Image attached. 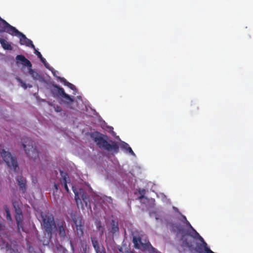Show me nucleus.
I'll use <instances>...</instances> for the list:
<instances>
[{
    "label": "nucleus",
    "instance_id": "nucleus-1",
    "mask_svg": "<svg viewBox=\"0 0 253 253\" xmlns=\"http://www.w3.org/2000/svg\"><path fill=\"white\" fill-rule=\"evenodd\" d=\"M97 146L100 149H104L108 152H113L118 153L119 152V146L117 142L111 141L110 144L107 141L108 137L98 131L92 133L91 135Z\"/></svg>",
    "mask_w": 253,
    "mask_h": 253
},
{
    "label": "nucleus",
    "instance_id": "nucleus-2",
    "mask_svg": "<svg viewBox=\"0 0 253 253\" xmlns=\"http://www.w3.org/2000/svg\"><path fill=\"white\" fill-rule=\"evenodd\" d=\"M22 146L27 156L34 162L39 160V152L34 141L29 137L22 139Z\"/></svg>",
    "mask_w": 253,
    "mask_h": 253
},
{
    "label": "nucleus",
    "instance_id": "nucleus-3",
    "mask_svg": "<svg viewBox=\"0 0 253 253\" xmlns=\"http://www.w3.org/2000/svg\"><path fill=\"white\" fill-rule=\"evenodd\" d=\"M41 216L42 218V225L45 235L50 238L53 229L56 227L54 216L52 214L49 212L42 213Z\"/></svg>",
    "mask_w": 253,
    "mask_h": 253
},
{
    "label": "nucleus",
    "instance_id": "nucleus-4",
    "mask_svg": "<svg viewBox=\"0 0 253 253\" xmlns=\"http://www.w3.org/2000/svg\"><path fill=\"white\" fill-rule=\"evenodd\" d=\"M0 155L7 166L16 172L18 169V163L16 157L13 156L8 151L7 148L2 145H0Z\"/></svg>",
    "mask_w": 253,
    "mask_h": 253
},
{
    "label": "nucleus",
    "instance_id": "nucleus-5",
    "mask_svg": "<svg viewBox=\"0 0 253 253\" xmlns=\"http://www.w3.org/2000/svg\"><path fill=\"white\" fill-rule=\"evenodd\" d=\"M133 243L135 249H140L143 251H148L149 253H161L152 247L148 240H145L144 242H143L141 238L134 237Z\"/></svg>",
    "mask_w": 253,
    "mask_h": 253
},
{
    "label": "nucleus",
    "instance_id": "nucleus-6",
    "mask_svg": "<svg viewBox=\"0 0 253 253\" xmlns=\"http://www.w3.org/2000/svg\"><path fill=\"white\" fill-rule=\"evenodd\" d=\"M71 217L74 223L73 227L78 237L81 238L84 236V225L82 224V217L77 214H72Z\"/></svg>",
    "mask_w": 253,
    "mask_h": 253
},
{
    "label": "nucleus",
    "instance_id": "nucleus-7",
    "mask_svg": "<svg viewBox=\"0 0 253 253\" xmlns=\"http://www.w3.org/2000/svg\"><path fill=\"white\" fill-rule=\"evenodd\" d=\"M8 34L12 36H15L19 37L20 39V43L21 44L26 45V46L30 47L32 48H35V45L33 43L32 41L31 40L28 39L24 34L19 32L14 27L11 31H9Z\"/></svg>",
    "mask_w": 253,
    "mask_h": 253
},
{
    "label": "nucleus",
    "instance_id": "nucleus-8",
    "mask_svg": "<svg viewBox=\"0 0 253 253\" xmlns=\"http://www.w3.org/2000/svg\"><path fill=\"white\" fill-rule=\"evenodd\" d=\"M72 189L75 194V199L76 202L78 203L79 201L82 200L83 202L87 205V202L89 201V197L87 194L81 189H80L79 193L74 186L72 187Z\"/></svg>",
    "mask_w": 253,
    "mask_h": 253
},
{
    "label": "nucleus",
    "instance_id": "nucleus-9",
    "mask_svg": "<svg viewBox=\"0 0 253 253\" xmlns=\"http://www.w3.org/2000/svg\"><path fill=\"white\" fill-rule=\"evenodd\" d=\"M23 67H27L29 70V74L32 76L33 79L35 81H38L40 82H43L44 81L43 78L38 73L32 69V64H22Z\"/></svg>",
    "mask_w": 253,
    "mask_h": 253
},
{
    "label": "nucleus",
    "instance_id": "nucleus-10",
    "mask_svg": "<svg viewBox=\"0 0 253 253\" xmlns=\"http://www.w3.org/2000/svg\"><path fill=\"white\" fill-rule=\"evenodd\" d=\"M57 230L59 237L65 239L66 237V224L63 220L58 221L57 223Z\"/></svg>",
    "mask_w": 253,
    "mask_h": 253
},
{
    "label": "nucleus",
    "instance_id": "nucleus-11",
    "mask_svg": "<svg viewBox=\"0 0 253 253\" xmlns=\"http://www.w3.org/2000/svg\"><path fill=\"white\" fill-rule=\"evenodd\" d=\"M23 215L21 210H16V214L15 215V219L16 221L18 230L19 232L21 230L24 231L23 227Z\"/></svg>",
    "mask_w": 253,
    "mask_h": 253
},
{
    "label": "nucleus",
    "instance_id": "nucleus-12",
    "mask_svg": "<svg viewBox=\"0 0 253 253\" xmlns=\"http://www.w3.org/2000/svg\"><path fill=\"white\" fill-rule=\"evenodd\" d=\"M58 90V94L63 98L65 99L67 101H66L67 104H70L74 101V99L71 98L68 94H66L63 88L58 86L56 85L54 86Z\"/></svg>",
    "mask_w": 253,
    "mask_h": 253
},
{
    "label": "nucleus",
    "instance_id": "nucleus-13",
    "mask_svg": "<svg viewBox=\"0 0 253 253\" xmlns=\"http://www.w3.org/2000/svg\"><path fill=\"white\" fill-rule=\"evenodd\" d=\"M0 27L1 29L0 30V32H6L9 33L12 28L14 27L8 23L5 20H3L0 17Z\"/></svg>",
    "mask_w": 253,
    "mask_h": 253
},
{
    "label": "nucleus",
    "instance_id": "nucleus-14",
    "mask_svg": "<svg viewBox=\"0 0 253 253\" xmlns=\"http://www.w3.org/2000/svg\"><path fill=\"white\" fill-rule=\"evenodd\" d=\"M61 178L60 179V182L63 185L65 190L69 192V190L67 186V183L70 181V179L68 174L66 172H64L63 171L60 170Z\"/></svg>",
    "mask_w": 253,
    "mask_h": 253
},
{
    "label": "nucleus",
    "instance_id": "nucleus-15",
    "mask_svg": "<svg viewBox=\"0 0 253 253\" xmlns=\"http://www.w3.org/2000/svg\"><path fill=\"white\" fill-rule=\"evenodd\" d=\"M16 181L19 186L20 189L25 193L26 190V180L21 175L18 176L16 178Z\"/></svg>",
    "mask_w": 253,
    "mask_h": 253
},
{
    "label": "nucleus",
    "instance_id": "nucleus-16",
    "mask_svg": "<svg viewBox=\"0 0 253 253\" xmlns=\"http://www.w3.org/2000/svg\"><path fill=\"white\" fill-rule=\"evenodd\" d=\"M111 228L110 232L113 235L118 233L119 231V223L118 220L116 219H112L110 223Z\"/></svg>",
    "mask_w": 253,
    "mask_h": 253
},
{
    "label": "nucleus",
    "instance_id": "nucleus-17",
    "mask_svg": "<svg viewBox=\"0 0 253 253\" xmlns=\"http://www.w3.org/2000/svg\"><path fill=\"white\" fill-rule=\"evenodd\" d=\"M121 147L122 149L125 150L126 152H128L132 156L135 155V153L127 143L122 141L121 144Z\"/></svg>",
    "mask_w": 253,
    "mask_h": 253
},
{
    "label": "nucleus",
    "instance_id": "nucleus-18",
    "mask_svg": "<svg viewBox=\"0 0 253 253\" xmlns=\"http://www.w3.org/2000/svg\"><path fill=\"white\" fill-rule=\"evenodd\" d=\"M0 43L3 48L5 50H11L12 49L11 44L3 39L0 38Z\"/></svg>",
    "mask_w": 253,
    "mask_h": 253
},
{
    "label": "nucleus",
    "instance_id": "nucleus-19",
    "mask_svg": "<svg viewBox=\"0 0 253 253\" xmlns=\"http://www.w3.org/2000/svg\"><path fill=\"white\" fill-rule=\"evenodd\" d=\"M16 63H31V62L28 60L23 55H17L16 57Z\"/></svg>",
    "mask_w": 253,
    "mask_h": 253
},
{
    "label": "nucleus",
    "instance_id": "nucleus-20",
    "mask_svg": "<svg viewBox=\"0 0 253 253\" xmlns=\"http://www.w3.org/2000/svg\"><path fill=\"white\" fill-rule=\"evenodd\" d=\"M59 80L60 82L63 83L65 85L67 86L69 88H70L72 90H76V88L74 85L72 84L71 83L68 82L66 81L65 79L64 78L59 77Z\"/></svg>",
    "mask_w": 253,
    "mask_h": 253
},
{
    "label": "nucleus",
    "instance_id": "nucleus-21",
    "mask_svg": "<svg viewBox=\"0 0 253 253\" xmlns=\"http://www.w3.org/2000/svg\"><path fill=\"white\" fill-rule=\"evenodd\" d=\"M34 50V53L35 54H36L39 58L40 59L42 63H47L46 60L45 58H44L42 55L41 54V52H39L35 47V48H33Z\"/></svg>",
    "mask_w": 253,
    "mask_h": 253
},
{
    "label": "nucleus",
    "instance_id": "nucleus-22",
    "mask_svg": "<svg viewBox=\"0 0 253 253\" xmlns=\"http://www.w3.org/2000/svg\"><path fill=\"white\" fill-rule=\"evenodd\" d=\"M91 242L92 244V246L95 250H97V249L100 248L98 241L96 240V239L95 238L91 237Z\"/></svg>",
    "mask_w": 253,
    "mask_h": 253
},
{
    "label": "nucleus",
    "instance_id": "nucleus-23",
    "mask_svg": "<svg viewBox=\"0 0 253 253\" xmlns=\"http://www.w3.org/2000/svg\"><path fill=\"white\" fill-rule=\"evenodd\" d=\"M138 193L141 195L139 197V199L141 200L144 197V195L146 193V191L144 189H139Z\"/></svg>",
    "mask_w": 253,
    "mask_h": 253
},
{
    "label": "nucleus",
    "instance_id": "nucleus-24",
    "mask_svg": "<svg viewBox=\"0 0 253 253\" xmlns=\"http://www.w3.org/2000/svg\"><path fill=\"white\" fill-rule=\"evenodd\" d=\"M182 217L184 219V222L185 223V224L189 226L193 231H194V232H195V231H196L193 227L192 226H191V224L190 223V222L187 220V218L186 217H185V216L184 215H182Z\"/></svg>",
    "mask_w": 253,
    "mask_h": 253
},
{
    "label": "nucleus",
    "instance_id": "nucleus-25",
    "mask_svg": "<svg viewBox=\"0 0 253 253\" xmlns=\"http://www.w3.org/2000/svg\"><path fill=\"white\" fill-rule=\"evenodd\" d=\"M17 81L19 82V83L21 84V85L22 87H23L25 89H26L28 86L27 85L24 83L22 80H21L20 78H17Z\"/></svg>",
    "mask_w": 253,
    "mask_h": 253
},
{
    "label": "nucleus",
    "instance_id": "nucleus-26",
    "mask_svg": "<svg viewBox=\"0 0 253 253\" xmlns=\"http://www.w3.org/2000/svg\"><path fill=\"white\" fill-rule=\"evenodd\" d=\"M5 212H6V218H7V219L11 220V215H10V211H9V209L7 208V207H6V208L5 209Z\"/></svg>",
    "mask_w": 253,
    "mask_h": 253
},
{
    "label": "nucleus",
    "instance_id": "nucleus-27",
    "mask_svg": "<svg viewBox=\"0 0 253 253\" xmlns=\"http://www.w3.org/2000/svg\"><path fill=\"white\" fill-rule=\"evenodd\" d=\"M3 245H4L6 251L11 250L12 249L11 245L9 244L8 243L5 244V243H3Z\"/></svg>",
    "mask_w": 253,
    "mask_h": 253
},
{
    "label": "nucleus",
    "instance_id": "nucleus-28",
    "mask_svg": "<svg viewBox=\"0 0 253 253\" xmlns=\"http://www.w3.org/2000/svg\"><path fill=\"white\" fill-rule=\"evenodd\" d=\"M96 253H106L104 248H99L97 250H95Z\"/></svg>",
    "mask_w": 253,
    "mask_h": 253
},
{
    "label": "nucleus",
    "instance_id": "nucleus-29",
    "mask_svg": "<svg viewBox=\"0 0 253 253\" xmlns=\"http://www.w3.org/2000/svg\"><path fill=\"white\" fill-rule=\"evenodd\" d=\"M54 109H55V111L56 112H60L62 110L61 107L60 106H58V105H57L56 107H55Z\"/></svg>",
    "mask_w": 253,
    "mask_h": 253
},
{
    "label": "nucleus",
    "instance_id": "nucleus-30",
    "mask_svg": "<svg viewBox=\"0 0 253 253\" xmlns=\"http://www.w3.org/2000/svg\"><path fill=\"white\" fill-rule=\"evenodd\" d=\"M105 200L107 202H108V203H109L110 204H112V203H113V199L111 197L106 196Z\"/></svg>",
    "mask_w": 253,
    "mask_h": 253
},
{
    "label": "nucleus",
    "instance_id": "nucleus-31",
    "mask_svg": "<svg viewBox=\"0 0 253 253\" xmlns=\"http://www.w3.org/2000/svg\"><path fill=\"white\" fill-rule=\"evenodd\" d=\"M54 187L55 189V190H58V185L55 183H54Z\"/></svg>",
    "mask_w": 253,
    "mask_h": 253
},
{
    "label": "nucleus",
    "instance_id": "nucleus-32",
    "mask_svg": "<svg viewBox=\"0 0 253 253\" xmlns=\"http://www.w3.org/2000/svg\"><path fill=\"white\" fill-rule=\"evenodd\" d=\"M52 73H53V74L54 76L56 77L59 79V78H59V77H57V76H56V74H55V73H56V72H55V71H54V72H53V71H52Z\"/></svg>",
    "mask_w": 253,
    "mask_h": 253
},
{
    "label": "nucleus",
    "instance_id": "nucleus-33",
    "mask_svg": "<svg viewBox=\"0 0 253 253\" xmlns=\"http://www.w3.org/2000/svg\"><path fill=\"white\" fill-rule=\"evenodd\" d=\"M2 229V224L0 222V231H1Z\"/></svg>",
    "mask_w": 253,
    "mask_h": 253
},
{
    "label": "nucleus",
    "instance_id": "nucleus-34",
    "mask_svg": "<svg viewBox=\"0 0 253 253\" xmlns=\"http://www.w3.org/2000/svg\"><path fill=\"white\" fill-rule=\"evenodd\" d=\"M44 66H45V67L46 68H48L49 67V64H44Z\"/></svg>",
    "mask_w": 253,
    "mask_h": 253
},
{
    "label": "nucleus",
    "instance_id": "nucleus-35",
    "mask_svg": "<svg viewBox=\"0 0 253 253\" xmlns=\"http://www.w3.org/2000/svg\"><path fill=\"white\" fill-rule=\"evenodd\" d=\"M29 87H32V85H29Z\"/></svg>",
    "mask_w": 253,
    "mask_h": 253
},
{
    "label": "nucleus",
    "instance_id": "nucleus-36",
    "mask_svg": "<svg viewBox=\"0 0 253 253\" xmlns=\"http://www.w3.org/2000/svg\"><path fill=\"white\" fill-rule=\"evenodd\" d=\"M13 205H14V207H15V203H13Z\"/></svg>",
    "mask_w": 253,
    "mask_h": 253
}]
</instances>
